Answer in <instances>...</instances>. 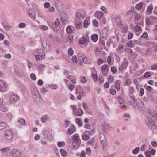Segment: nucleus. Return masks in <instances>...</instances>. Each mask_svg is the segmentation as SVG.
<instances>
[{
	"mask_svg": "<svg viewBox=\"0 0 157 157\" xmlns=\"http://www.w3.org/2000/svg\"><path fill=\"white\" fill-rule=\"evenodd\" d=\"M33 98L38 105H40L42 102V99L36 87L33 88L32 90Z\"/></svg>",
	"mask_w": 157,
	"mask_h": 157,
	"instance_id": "f257e3e1",
	"label": "nucleus"
},
{
	"mask_svg": "<svg viewBox=\"0 0 157 157\" xmlns=\"http://www.w3.org/2000/svg\"><path fill=\"white\" fill-rule=\"evenodd\" d=\"M78 57L79 60V64L80 65H82L83 63L85 64H88L90 62V60H88L84 55L81 53L78 54Z\"/></svg>",
	"mask_w": 157,
	"mask_h": 157,
	"instance_id": "f03ea898",
	"label": "nucleus"
},
{
	"mask_svg": "<svg viewBox=\"0 0 157 157\" xmlns=\"http://www.w3.org/2000/svg\"><path fill=\"white\" fill-rule=\"evenodd\" d=\"M21 152L19 150L16 149L10 150L7 155L8 156H12L14 157H19L21 155Z\"/></svg>",
	"mask_w": 157,
	"mask_h": 157,
	"instance_id": "7ed1b4c3",
	"label": "nucleus"
},
{
	"mask_svg": "<svg viewBox=\"0 0 157 157\" xmlns=\"http://www.w3.org/2000/svg\"><path fill=\"white\" fill-rule=\"evenodd\" d=\"M95 16L98 19L102 21L103 24L105 23V17L104 13L103 12L100 11H98L95 13Z\"/></svg>",
	"mask_w": 157,
	"mask_h": 157,
	"instance_id": "20e7f679",
	"label": "nucleus"
},
{
	"mask_svg": "<svg viewBox=\"0 0 157 157\" xmlns=\"http://www.w3.org/2000/svg\"><path fill=\"white\" fill-rule=\"evenodd\" d=\"M15 72L16 75L20 78L25 76V74L23 70L19 67H17L15 69Z\"/></svg>",
	"mask_w": 157,
	"mask_h": 157,
	"instance_id": "39448f33",
	"label": "nucleus"
},
{
	"mask_svg": "<svg viewBox=\"0 0 157 157\" xmlns=\"http://www.w3.org/2000/svg\"><path fill=\"white\" fill-rule=\"evenodd\" d=\"M60 22L59 20L57 18L55 22H52V25L55 31L57 32L60 28Z\"/></svg>",
	"mask_w": 157,
	"mask_h": 157,
	"instance_id": "423d86ee",
	"label": "nucleus"
},
{
	"mask_svg": "<svg viewBox=\"0 0 157 157\" xmlns=\"http://www.w3.org/2000/svg\"><path fill=\"white\" fill-rule=\"evenodd\" d=\"M4 136L7 140H10L13 138L12 132L9 130H6L4 132Z\"/></svg>",
	"mask_w": 157,
	"mask_h": 157,
	"instance_id": "0eeeda50",
	"label": "nucleus"
},
{
	"mask_svg": "<svg viewBox=\"0 0 157 157\" xmlns=\"http://www.w3.org/2000/svg\"><path fill=\"white\" fill-rule=\"evenodd\" d=\"M38 51H40V52L39 53H34L36 59L37 61L42 59L44 57V55L42 50L41 49H40Z\"/></svg>",
	"mask_w": 157,
	"mask_h": 157,
	"instance_id": "6e6552de",
	"label": "nucleus"
},
{
	"mask_svg": "<svg viewBox=\"0 0 157 157\" xmlns=\"http://www.w3.org/2000/svg\"><path fill=\"white\" fill-rule=\"evenodd\" d=\"M41 43L43 48L46 49L48 51H49L50 48V43L43 40H41Z\"/></svg>",
	"mask_w": 157,
	"mask_h": 157,
	"instance_id": "1a4fd4ad",
	"label": "nucleus"
},
{
	"mask_svg": "<svg viewBox=\"0 0 157 157\" xmlns=\"http://www.w3.org/2000/svg\"><path fill=\"white\" fill-rule=\"evenodd\" d=\"M101 69L102 75L105 76L107 75L108 70V65L106 64L103 65L101 67Z\"/></svg>",
	"mask_w": 157,
	"mask_h": 157,
	"instance_id": "9d476101",
	"label": "nucleus"
},
{
	"mask_svg": "<svg viewBox=\"0 0 157 157\" xmlns=\"http://www.w3.org/2000/svg\"><path fill=\"white\" fill-rule=\"evenodd\" d=\"M28 13L29 16L31 17L32 19H35L36 18L35 13L33 11L32 9L30 8L28 11Z\"/></svg>",
	"mask_w": 157,
	"mask_h": 157,
	"instance_id": "9b49d317",
	"label": "nucleus"
},
{
	"mask_svg": "<svg viewBox=\"0 0 157 157\" xmlns=\"http://www.w3.org/2000/svg\"><path fill=\"white\" fill-rule=\"evenodd\" d=\"M151 100L154 102H157V92L152 93L151 96Z\"/></svg>",
	"mask_w": 157,
	"mask_h": 157,
	"instance_id": "f8f14e48",
	"label": "nucleus"
},
{
	"mask_svg": "<svg viewBox=\"0 0 157 157\" xmlns=\"http://www.w3.org/2000/svg\"><path fill=\"white\" fill-rule=\"evenodd\" d=\"M136 105L139 109H141L144 106V103L140 99H138L135 100Z\"/></svg>",
	"mask_w": 157,
	"mask_h": 157,
	"instance_id": "ddd939ff",
	"label": "nucleus"
},
{
	"mask_svg": "<svg viewBox=\"0 0 157 157\" xmlns=\"http://www.w3.org/2000/svg\"><path fill=\"white\" fill-rule=\"evenodd\" d=\"M17 97L15 94H12L10 95L9 100L11 102L14 103L17 100Z\"/></svg>",
	"mask_w": 157,
	"mask_h": 157,
	"instance_id": "4468645a",
	"label": "nucleus"
},
{
	"mask_svg": "<svg viewBox=\"0 0 157 157\" xmlns=\"http://www.w3.org/2000/svg\"><path fill=\"white\" fill-rule=\"evenodd\" d=\"M6 84L2 80H0V91H4L6 89Z\"/></svg>",
	"mask_w": 157,
	"mask_h": 157,
	"instance_id": "2eb2a0df",
	"label": "nucleus"
},
{
	"mask_svg": "<svg viewBox=\"0 0 157 157\" xmlns=\"http://www.w3.org/2000/svg\"><path fill=\"white\" fill-rule=\"evenodd\" d=\"M76 131V128L74 126H71L68 129L67 132L69 135H71Z\"/></svg>",
	"mask_w": 157,
	"mask_h": 157,
	"instance_id": "dca6fc26",
	"label": "nucleus"
},
{
	"mask_svg": "<svg viewBox=\"0 0 157 157\" xmlns=\"http://www.w3.org/2000/svg\"><path fill=\"white\" fill-rule=\"evenodd\" d=\"M145 121L147 124L148 125H151L154 123L153 121L151 118L149 117H146L145 119Z\"/></svg>",
	"mask_w": 157,
	"mask_h": 157,
	"instance_id": "f3484780",
	"label": "nucleus"
},
{
	"mask_svg": "<svg viewBox=\"0 0 157 157\" xmlns=\"http://www.w3.org/2000/svg\"><path fill=\"white\" fill-rule=\"evenodd\" d=\"M100 140L102 143H106L107 140L105 135L103 133H101L100 134Z\"/></svg>",
	"mask_w": 157,
	"mask_h": 157,
	"instance_id": "a211bd4d",
	"label": "nucleus"
},
{
	"mask_svg": "<svg viewBox=\"0 0 157 157\" xmlns=\"http://www.w3.org/2000/svg\"><path fill=\"white\" fill-rule=\"evenodd\" d=\"M128 61H125L121 65V66L119 68L120 71H122L124 69H125L128 66Z\"/></svg>",
	"mask_w": 157,
	"mask_h": 157,
	"instance_id": "6ab92c4d",
	"label": "nucleus"
},
{
	"mask_svg": "<svg viewBox=\"0 0 157 157\" xmlns=\"http://www.w3.org/2000/svg\"><path fill=\"white\" fill-rule=\"evenodd\" d=\"M79 136L78 134H75L72 138L73 143H78L79 140Z\"/></svg>",
	"mask_w": 157,
	"mask_h": 157,
	"instance_id": "aec40b11",
	"label": "nucleus"
},
{
	"mask_svg": "<svg viewBox=\"0 0 157 157\" xmlns=\"http://www.w3.org/2000/svg\"><path fill=\"white\" fill-rule=\"evenodd\" d=\"M128 101L130 103L131 105L134 104L135 101V97L132 96L128 98Z\"/></svg>",
	"mask_w": 157,
	"mask_h": 157,
	"instance_id": "412c9836",
	"label": "nucleus"
},
{
	"mask_svg": "<svg viewBox=\"0 0 157 157\" xmlns=\"http://www.w3.org/2000/svg\"><path fill=\"white\" fill-rule=\"evenodd\" d=\"M67 78L72 83H76V78L75 77H73L72 75H69L68 76Z\"/></svg>",
	"mask_w": 157,
	"mask_h": 157,
	"instance_id": "4be33fe9",
	"label": "nucleus"
},
{
	"mask_svg": "<svg viewBox=\"0 0 157 157\" xmlns=\"http://www.w3.org/2000/svg\"><path fill=\"white\" fill-rule=\"evenodd\" d=\"M152 110H148L145 113V116L146 117L151 118L152 116Z\"/></svg>",
	"mask_w": 157,
	"mask_h": 157,
	"instance_id": "5701e85b",
	"label": "nucleus"
},
{
	"mask_svg": "<svg viewBox=\"0 0 157 157\" xmlns=\"http://www.w3.org/2000/svg\"><path fill=\"white\" fill-rule=\"evenodd\" d=\"M151 128L153 132H157V126L154 124V123L151 125Z\"/></svg>",
	"mask_w": 157,
	"mask_h": 157,
	"instance_id": "b1692460",
	"label": "nucleus"
},
{
	"mask_svg": "<svg viewBox=\"0 0 157 157\" xmlns=\"http://www.w3.org/2000/svg\"><path fill=\"white\" fill-rule=\"evenodd\" d=\"M76 115L79 116H81L83 114V112L81 109H77L76 111Z\"/></svg>",
	"mask_w": 157,
	"mask_h": 157,
	"instance_id": "393cba45",
	"label": "nucleus"
},
{
	"mask_svg": "<svg viewBox=\"0 0 157 157\" xmlns=\"http://www.w3.org/2000/svg\"><path fill=\"white\" fill-rule=\"evenodd\" d=\"M88 37H86V39L85 37H82L80 39L79 43L81 44H83L85 43L86 40H88Z\"/></svg>",
	"mask_w": 157,
	"mask_h": 157,
	"instance_id": "a878e982",
	"label": "nucleus"
},
{
	"mask_svg": "<svg viewBox=\"0 0 157 157\" xmlns=\"http://www.w3.org/2000/svg\"><path fill=\"white\" fill-rule=\"evenodd\" d=\"M116 89L118 90L120 89V83L118 80H116L114 83Z\"/></svg>",
	"mask_w": 157,
	"mask_h": 157,
	"instance_id": "bb28decb",
	"label": "nucleus"
},
{
	"mask_svg": "<svg viewBox=\"0 0 157 157\" xmlns=\"http://www.w3.org/2000/svg\"><path fill=\"white\" fill-rule=\"evenodd\" d=\"M91 38L94 42H95L98 40V35L96 34L92 35L91 36Z\"/></svg>",
	"mask_w": 157,
	"mask_h": 157,
	"instance_id": "cd10ccee",
	"label": "nucleus"
},
{
	"mask_svg": "<svg viewBox=\"0 0 157 157\" xmlns=\"http://www.w3.org/2000/svg\"><path fill=\"white\" fill-rule=\"evenodd\" d=\"M6 124L4 122L0 123V130L6 128Z\"/></svg>",
	"mask_w": 157,
	"mask_h": 157,
	"instance_id": "c85d7f7f",
	"label": "nucleus"
},
{
	"mask_svg": "<svg viewBox=\"0 0 157 157\" xmlns=\"http://www.w3.org/2000/svg\"><path fill=\"white\" fill-rule=\"evenodd\" d=\"M72 147L75 149H77L79 147V145L78 143L72 142Z\"/></svg>",
	"mask_w": 157,
	"mask_h": 157,
	"instance_id": "c756f323",
	"label": "nucleus"
},
{
	"mask_svg": "<svg viewBox=\"0 0 157 157\" xmlns=\"http://www.w3.org/2000/svg\"><path fill=\"white\" fill-rule=\"evenodd\" d=\"M0 109L2 112H5L7 110V108L3 104H2L0 105Z\"/></svg>",
	"mask_w": 157,
	"mask_h": 157,
	"instance_id": "7c9ffc66",
	"label": "nucleus"
},
{
	"mask_svg": "<svg viewBox=\"0 0 157 157\" xmlns=\"http://www.w3.org/2000/svg\"><path fill=\"white\" fill-rule=\"evenodd\" d=\"M60 152L61 155L63 157H65L67 155V153L64 149H61L60 150Z\"/></svg>",
	"mask_w": 157,
	"mask_h": 157,
	"instance_id": "2f4dec72",
	"label": "nucleus"
},
{
	"mask_svg": "<svg viewBox=\"0 0 157 157\" xmlns=\"http://www.w3.org/2000/svg\"><path fill=\"white\" fill-rule=\"evenodd\" d=\"M18 122L22 125H27V124L26 123L25 120L23 119H21V120H19Z\"/></svg>",
	"mask_w": 157,
	"mask_h": 157,
	"instance_id": "473e14b6",
	"label": "nucleus"
},
{
	"mask_svg": "<svg viewBox=\"0 0 157 157\" xmlns=\"http://www.w3.org/2000/svg\"><path fill=\"white\" fill-rule=\"evenodd\" d=\"M143 4L142 2H140L136 5L135 6V9L138 10L141 8L143 6Z\"/></svg>",
	"mask_w": 157,
	"mask_h": 157,
	"instance_id": "72a5a7b5",
	"label": "nucleus"
},
{
	"mask_svg": "<svg viewBox=\"0 0 157 157\" xmlns=\"http://www.w3.org/2000/svg\"><path fill=\"white\" fill-rule=\"evenodd\" d=\"M139 148L138 147H137L135 149L132 150V153L134 154H136L139 152Z\"/></svg>",
	"mask_w": 157,
	"mask_h": 157,
	"instance_id": "f704fd0d",
	"label": "nucleus"
},
{
	"mask_svg": "<svg viewBox=\"0 0 157 157\" xmlns=\"http://www.w3.org/2000/svg\"><path fill=\"white\" fill-rule=\"evenodd\" d=\"M76 123L79 126H81L82 125V122L80 119L77 118L76 119Z\"/></svg>",
	"mask_w": 157,
	"mask_h": 157,
	"instance_id": "c9c22d12",
	"label": "nucleus"
},
{
	"mask_svg": "<svg viewBox=\"0 0 157 157\" xmlns=\"http://www.w3.org/2000/svg\"><path fill=\"white\" fill-rule=\"evenodd\" d=\"M95 139L93 138L89 140L88 143L89 144V145L90 146H93L94 144V141Z\"/></svg>",
	"mask_w": 157,
	"mask_h": 157,
	"instance_id": "e433bc0d",
	"label": "nucleus"
},
{
	"mask_svg": "<svg viewBox=\"0 0 157 157\" xmlns=\"http://www.w3.org/2000/svg\"><path fill=\"white\" fill-rule=\"evenodd\" d=\"M141 27L140 26L137 25L134 28V30L136 32H139L141 30Z\"/></svg>",
	"mask_w": 157,
	"mask_h": 157,
	"instance_id": "4c0bfd02",
	"label": "nucleus"
},
{
	"mask_svg": "<svg viewBox=\"0 0 157 157\" xmlns=\"http://www.w3.org/2000/svg\"><path fill=\"white\" fill-rule=\"evenodd\" d=\"M103 146V150L104 151H106L107 150V142L106 143H102Z\"/></svg>",
	"mask_w": 157,
	"mask_h": 157,
	"instance_id": "58836bf2",
	"label": "nucleus"
},
{
	"mask_svg": "<svg viewBox=\"0 0 157 157\" xmlns=\"http://www.w3.org/2000/svg\"><path fill=\"white\" fill-rule=\"evenodd\" d=\"M10 148L9 147H7L3 148H1L0 149V151L2 152H7L9 150Z\"/></svg>",
	"mask_w": 157,
	"mask_h": 157,
	"instance_id": "ea45409f",
	"label": "nucleus"
},
{
	"mask_svg": "<svg viewBox=\"0 0 157 157\" xmlns=\"http://www.w3.org/2000/svg\"><path fill=\"white\" fill-rule=\"evenodd\" d=\"M151 73L149 72H147L144 74V77L145 78H147L151 76Z\"/></svg>",
	"mask_w": 157,
	"mask_h": 157,
	"instance_id": "a19ab883",
	"label": "nucleus"
},
{
	"mask_svg": "<svg viewBox=\"0 0 157 157\" xmlns=\"http://www.w3.org/2000/svg\"><path fill=\"white\" fill-rule=\"evenodd\" d=\"M65 145V142L63 141L59 142L57 143V145L59 147L64 146Z\"/></svg>",
	"mask_w": 157,
	"mask_h": 157,
	"instance_id": "79ce46f5",
	"label": "nucleus"
},
{
	"mask_svg": "<svg viewBox=\"0 0 157 157\" xmlns=\"http://www.w3.org/2000/svg\"><path fill=\"white\" fill-rule=\"evenodd\" d=\"M93 25L94 26V27H97L98 26V23L96 20V19L94 20L93 21Z\"/></svg>",
	"mask_w": 157,
	"mask_h": 157,
	"instance_id": "37998d69",
	"label": "nucleus"
},
{
	"mask_svg": "<svg viewBox=\"0 0 157 157\" xmlns=\"http://www.w3.org/2000/svg\"><path fill=\"white\" fill-rule=\"evenodd\" d=\"M68 52L69 55L72 56L73 54V51L71 48H70L68 51Z\"/></svg>",
	"mask_w": 157,
	"mask_h": 157,
	"instance_id": "c03bdc74",
	"label": "nucleus"
},
{
	"mask_svg": "<svg viewBox=\"0 0 157 157\" xmlns=\"http://www.w3.org/2000/svg\"><path fill=\"white\" fill-rule=\"evenodd\" d=\"M90 137L88 135H85L82 136V139L84 140H88Z\"/></svg>",
	"mask_w": 157,
	"mask_h": 157,
	"instance_id": "a18cd8bd",
	"label": "nucleus"
},
{
	"mask_svg": "<svg viewBox=\"0 0 157 157\" xmlns=\"http://www.w3.org/2000/svg\"><path fill=\"white\" fill-rule=\"evenodd\" d=\"M153 6H152L151 4V5L150 6H148L147 8V10L148 12L149 13H151L152 12V10L153 9Z\"/></svg>",
	"mask_w": 157,
	"mask_h": 157,
	"instance_id": "49530a36",
	"label": "nucleus"
},
{
	"mask_svg": "<svg viewBox=\"0 0 157 157\" xmlns=\"http://www.w3.org/2000/svg\"><path fill=\"white\" fill-rule=\"evenodd\" d=\"M87 81L85 77L83 76L81 78L80 82L82 83H86Z\"/></svg>",
	"mask_w": 157,
	"mask_h": 157,
	"instance_id": "de8ad7c7",
	"label": "nucleus"
},
{
	"mask_svg": "<svg viewBox=\"0 0 157 157\" xmlns=\"http://www.w3.org/2000/svg\"><path fill=\"white\" fill-rule=\"evenodd\" d=\"M145 155L146 157H151V153L148 150H147L145 152Z\"/></svg>",
	"mask_w": 157,
	"mask_h": 157,
	"instance_id": "09e8293b",
	"label": "nucleus"
},
{
	"mask_svg": "<svg viewBox=\"0 0 157 157\" xmlns=\"http://www.w3.org/2000/svg\"><path fill=\"white\" fill-rule=\"evenodd\" d=\"M82 23H79L75 25L76 28L78 29H80L81 27H82Z\"/></svg>",
	"mask_w": 157,
	"mask_h": 157,
	"instance_id": "8fccbe9b",
	"label": "nucleus"
},
{
	"mask_svg": "<svg viewBox=\"0 0 157 157\" xmlns=\"http://www.w3.org/2000/svg\"><path fill=\"white\" fill-rule=\"evenodd\" d=\"M88 21L86 19H85L84 21V27L86 28L88 27Z\"/></svg>",
	"mask_w": 157,
	"mask_h": 157,
	"instance_id": "3c124183",
	"label": "nucleus"
},
{
	"mask_svg": "<svg viewBox=\"0 0 157 157\" xmlns=\"http://www.w3.org/2000/svg\"><path fill=\"white\" fill-rule=\"evenodd\" d=\"M67 32L71 34L72 32V29L69 27H67L66 28Z\"/></svg>",
	"mask_w": 157,
	"mask_h": 157,
	"instance_id": "603ef678",
	"label": "nucleus"
},
{
	"mask_svg": "<svg viewBox=\"0 0 157 157\" xmlns=\"http://www.w3.org/2000/svg\"><path fill=\"white\" fill-rule=\"evenodd\" d=\"M91 75L93 77V79L95 81L97 80V76L96 74L94 73H92Z\"/></svg>",
	"mask_w": 157,
	"mask_h": 157,
	"instance_id": "864d4df0",
	"label": "nucleus"
},
{
	"mask_svg": "<svg viewBox=\"0 0 157 157\" xmlns=\"http://www.w3.org/2000/svg\"><path fill=\"white\" fill-rule=\"evenodd\" d=\"M127 45L128 47H133V42L131 40H130L129 42L127 43Z\"/></svg>",
	"mask_w": 157,
	"mask_h": 157,
	"instance_id": "5fc2aeb1",
	"label": "nucleus"
},
{
	"mask_svg": "<svg viewBox=\"0 0 157 157\" xmlns=\"http://www.w3.org/2000/svg\"><path fill=\"white\" fill-rule=\"evenodd\" d=\"M144 93V90L143 88H141L140 89L139 95L140 96H142Z\"/></svg>",
	"mask_w": 157,
	"mask_h": 157,
	"instance_id": "6e6d98bb",
	"label": "nucleus"
},
{
	"mask_svg": "<svg viewBox=\"0 0 157 157\" xmlns=\"http://www.w3.org/2000/svg\"><path fill=\"white\" fill-rule=\"evenodd\" d=\"M31 78L33 80H35L36 79V77L35 75L32 73L30 74Z\"/></svg>",
	"mask_w": 157,
	"mask_h": 157,
	"instance_id": "4d7b16f0",
	"label": "nucleus"
},
{
	"mask_svg": "<svg viewBox=\"0 0 157 157\" xmlns=\"http://www.w3.org/2000/svg\"><path fill=\"white\" fill-rule=\"evenodd\" d=\"M111 71L113 73H115L117 72V69L115 67L113 66L111 67Z\"/></svg>",
	"mask_w": 157,
	"mask_h": 157,
	"instance_id": "13d9d810",
	"label": "nucleus"
},
{
	"mask_svg": "<svg viewBox=\"0 0 157 157\" xmlns=\"http://www.w3.org/2000/svg\"><path fill=\"white\" fill-rule=\"evenodd\" d=\"M118 98L119 102L120 104H122L124 103V101L122 98L120 96L118 97Z\"/></svg>",
	"mask_w": 157,
	"mask_h": 157,
	"instance_id": "bf43d9fd",
	"label": "nucleus"
},
{
	"mask_svg": "<svg viewBox=\"0 0 157 157\" xmlns=\"http://www.w3.org/2000/svg\"><path fill=\"white\" fill-rule=\"evenodd\" d=\"M99 81L101 83H102L104 82V78L102 75H100L99 77Z\"/></svg>",
	"mask_w": 157,
	"mask_h": 157,
	"instance_id": "052dcab7",
	"label": "nucleus"
},
{
	"mask_svg": "<svg viewBox=\"0 0 157 157\" xmlns=\"http://www.w3.org/2000/svg\"><path fill=\"white\" fill-rule=\"evenodd\" d=\"M46 66L43 64H40L38 66L39 69L40 71H41L43 70V69L44 67H45Z\"/></svg>",
	"mask_w": 157,
	"mask_h": 157,
	"instance_id": "680f3d73",
	"label": "nucleus"
},
{
	"mask_svg": "<svg viewBox=\"0 0 157 157\" xmlns=\"http://www.w3.org/2000/svg\"><path fill=\"white\" fill-rule=\"evenodd\" d=\"M50 88L52 89H56L58 88V86L57 85L54 84L50 85L49 86Z\"/></svg>",
	"mask_w": 157,
	"mask_h": 157,
	"instance_id": "e2e57ef3",
	"label": "nucleus"
},
{
	"mask_svg": "<svg viewBox=\"0 0 157 157\" xmlns=\"http://www.w3.org/2000/svg\"><path fill=\"white\" fill-rule=\"evenodd\" d=\"M26 25L25 23H21L19 24V26L21 28H23L25 27Z\"/></svg>",
	"mask_w": 157,
	"mask_h": 157,
	"instance_id": "0e129e2a",
	"label": "nucleus"
},
{
	"mask_svg": "<svg viewBox=\"0 0 157 157\" xmlns=\"http://www.w3.org/2000/svg\"><path fill=\"white\" fill-rule=\"evenodd\" d=\"M147 32H144L142 35H141V37L143 38H145L147 37Z\"/></svg>",
	"mask_w": 157,
	"mask_h": 157,
	"instance_id": "69168bd1",
	"label": "nucleus"
},
{
	"mask_svg": "<svg viewBox=\"0 0 157 157\" xmlns=\"http://www.w3.org/2000/svg\"><path fill=\"white\" fill-rule=\"evenodd\" d=\"M114 80V78L113 77V76H112L111 75L109 76L108 78V80L109 82H110V81L112 82Z\"/></svg>",
	"mask_w": 157,
	"mask_h": 157,
	"instance_id": "338daca9",
	"label": "nucleus"
},
{
	"mask_svg": "<svg viewBox=\"0 0 157 157\" xmlns=\"http://www.w3.org/2000/svg\"><path fill=\"white\" fill-rule=\"evenodd\" d=\"M151 144L152 146L154 147H156L157 146V143L155 141H152L151 142Z\"/></svg>",
	"mask_w": 157,
	"mask_h": 157,
	"instance_id": "774afa93",
	"label": "nucleus"
}]
</instances>
